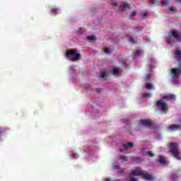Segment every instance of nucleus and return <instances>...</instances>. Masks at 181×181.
Instances as JSON below:
<instances>
[{
    "instance_id": "obj_1",
    "label": "nucleus",
    "mask_w": 181,
    "mask_h": 181,
    "mask_svg": "<svg viewBox=\"0 0 181 181\" xmlns=\"http://www.w3.org/2000/svg\"><path fill=\"white\" fill-rule=\"evenodd\" d=\"M168 148L172 156L177 159V160H181L180 148L179 145L177 143L171 142L168 144Z\"/></svg>"
},
{
    "instance_id": "obj_2",
    "label": "nucleus",
    "mask_w": 181,
    "mask_h": 181,
    "mask_svg": "<svg viewBox=\"0 0 181 181\" xmlns=\"http://www.w3.org/2000/svg\"><path fill=\"white\" fill-rule=\"evenodd\" d=\"M71 56L74 57L71 58V62H78L81 59V55L79 53H77V49H69L65 53V57L66 59H70Z\"/></svg>"
},
{
    "instance_id": "obj_3",
    "label": "nucleus",
    "mask_w": 181,
    "mask_h": 181,
    "mask_svg": "<svg viewBox=\"0 0 181 181\" xmlns=\"http://www.w3.org/2000/svg\"><path fill=\"white\" fill-rule=\"evenodd\" d=\"M168 36H169V38L168 40V43H170V45L176 44V40H173L172 38V36L173 37H175V39H177V40H179L180 42H181V33H179L176 30H173L170 31L168 33Z\"/></svg>"
},
{
    "instance_id": "obj_4",
    "label": "nucleus",
    "mask_w": 181,
    "mask_h": 181,
    "mask_svg": "<svg viewBox=\"0 0 181 181\" xmlns=\"http://www.w3.org/2000/svg\"><path fill=\"white\" fill-rule=\"evenodd\" d=\"M171 73L173 74V83L177 84L179 83V81H177L179 75L181 74L180 69L179 68H174L171 69Z\"/></svg>"
},
{
    "instance_id": "obj_5",
    "label": "nucleus",
    "mask_w": 181,
    "mask_h": 181,
    "mask_svg": "<svg viewBox=\"0 0 181 181\" xmlns=\"http://www.w3.org/2000/svg\"><path fill=\"white\" fill-rule=\"evenodd\" d=\"M156 106L158 107L160 111H165L169 108V105L166 103L163 100H157L156 102Z\"/></svg>"
},
{
    "instance_id": "obj_6",
    "label": "nucleus",
    "mask_w": 181,
    "mask_h": 181,
    "mask_svg": "<svg viewBox=\"0 0 181 181\" xmlns=\"http://www.w3.org/2000/svg\"><path fill=\"white\" fill-rule=\"evenodd\" d=\"M140 125H143V127H146V128H151L153 127V122L151 120L141 119L139 120Z\"/></svg>"
},
{
    "instance_id": "obj_7",
    "label": "nucleus",
    "mask_w": 181,
    "mask_h": 181,
    "mask_svg": "<svg viewBox=\"0 0 181 181\" xmlns=\"http://www.w3.org/2000/svg\"><path fill=\"white\" fill-rule=\"evenodd\" d=\"M180 128H181L180 124H170L168 127V129H170L171 132H175V131H177V129H180Z\"/></svg>"
},
{
    "instance_id": "obj_8",
    "label": "nucleus",
    "mask_w": 181,
    "mask_h": 181,
    "mask_svg": "<svg viewBox=\"0 0 181 181\" xmlns=\"http://www.w3.org/2000/svg\"><path fill=\"white\" fill-rule=\"evenodd\" d=\"M144 173V171L142 170H135L132 172L130 174V176H142V174Z\"/></svg>"
},
{
    "instance_id": "obj_9",
    "label": "nucleus",
    "mask_w": 181,
    "mask_h": 181,
    "mask_svg": "<svg viewBox=\"0 0 181 181\" xmlns=\"http://www.w3.org/2000/svg\"><path fill=\"white\" fill-rule=\"evenodd\" d=\"M164 100H167V101H170V100H176V95L173 94H167L163 96Z\"/></svg>"
},
{
    "instance_id": "obj_10",
    "label": "nucleus",
    "mask_w": 181,
    "mask_h": 181,
    "mask_svg": "<svg viewBox=\"0 0 181 181\" xmlns=\"http://www.w3.org/2000/svg\"><path fill=\"white\" fill-rule=\"evenodd\" d=\"M126 9H129V4L128 3L121 5L119 8V11H120V12H124Z\"/></svg>"
},
{
    "instance_id": "obj_11",
    "label": "nucleus",
    "mask_w": 181,
    "mask_h": 181,
    "mask_svg": "<svg viewBox=\"0 0 181 181\" xmlns=\"http://www.w3.org/2000/svg\"><path fill=\"white\" fill-rule=\"evenodd\" d=\"M122 73V70L119 69L118 68H113L112 69V74L113 76H119Z\"/></svg>"
},
{
    "instance_id": "obj_12",
    "label": "nucleus",
    "mask_w": 181,
    "mask_h": 181,
    "mask_svg": "<svg viewBox=\"0 0 181 181\" xmlns=\"http://www.w3.org/2000/svg\"><path fill=\"white\" fill-rule=\"evenodd\" d=\"M141 177H143V179H144V180H153V177H152L151 175L145 174L144 173L141 175Z\"/></svg>"
},
{
    "instance_id": "obj_13",
    "label": "nucleus",
    "mask_w": 181,
    "mask_h": 181,
    "mask_svg": "<svg viewBox=\"0 0 181 181\" xmlns=\"http://www.w3.org/2000/svg\"><path fill=\"white\" fill-rule=\"evenodd\" d=\"M156 160V162H158L161 165H165V163H166V160H165V158L160 156H159V158H157Z\"/></svg>"
},
{
    "instance_id": "obj_14",
    "label": "nucleus",
    "mask_w": 181,
    "mask_h": 181,
    "mask_svg": "<svg viewBox=\"0 0 181 181\" xmlns=\"http://www.w3.org/2000/svg\"><path fill=\"white\" fill-rule=\"evenodd\" d=\"M99 77L101 78V81H105V80H107V78H105V73L103 71L100 72Z\"/></svg>"
},
{
    "instance_id": "obj_15",
    "label": "nucleus",
    "mask_w": 181,
    "mask_h": 181,
    "mask_svg": "<svg viewBox=\"0 0 181 181\" xmlns=\"http://www.w3.org/2000/svg\"><path fill=\"white\" fill-rule=\"evenodd\" d=\"M132 146H134V144L132 143H127L123 144V147L124 148V149H128V148H132Z\"/></svg>"
},
{
    "instance_id": "obj_16",
    "label": "nucleus",
    "mask_w": 181,
    "mask_h": 181,
    "mask_svg": "<svg viewBox=\"0 0 181 181\" xmlns=\"http://www.w3.org/2000/svg\"><path fill=\"white\" fill-rule=\"evenodd\" d=\"M179 175L177 173L173 174L172 175L171 180L172 181H179Z\"/></svg>"
},
{
    "instance_id": "obj_17",
    "label": "nucleus",
    "mask_w": 181,
    "mask_h": 181,
    "mask_svg": "<svg viewBox=\"0 0 181 181\" xmlns=\"http://www.w3.org/2000/svg\"><path fill=\"white\" fill-rule=\"evenodd\" d=\"M86 39L88 40H92L93 42H95V40H97V38L95 37V35L87 36Z\"/></svg>"
},
{
    "instance_id": "obj_18",
    "label": "nucleus",
    "mask_w": 181,
    "mask_h": 181,
    "mask_svg": "<svg viewBox=\"0 0 181 181\" xmlns=\"http://www.w3.org/2000/svg\"><path fill=\"white\" fill-rule=\"evenodd\" d=\"M153 87H154V85L151 83H146V88L147 90H151V89L153 88Z\"/></svg>"
},
{
    "instance_id": "obj_19",
    "label": "nucleus",
    "mask_w": 181,
    "mask_h": 181,
    "mask_svg": "<svg viewBox=\"0 0 181 181\" xmlns=\"http://www.w3.org/2000/svg\"><path fill=\"white\" fill-rule=\"evenodd\" d=\"M170 4V3L168 0L161 1V4L163 5V6H169Z\"/></svg>"
},
{
    "instance_id": "obj_20",
    "label": "nucleus",
    "mask_w": 181,
    "mask_h": 181,
    "mask_svg": "<svg viewBox=\"0 0 181 181\" xmlns=\"http://www.w3.org/2000/svg\"><path fill=\"white\" fill-rule=\"evenodd\" d=\"M151 95H152V93H150L148 91H146L144 93H143V98H148V97H151Z\"/></svg>"
},
{
    "instance_id": "obj_21",
    "label": "nucleus",
    "mask_w": 181,
    "mask_h": 181,
    "mask_svg": "<svg viewBox=\"0 0 181 181\" xmlns=\"http://www.w3.org/2000/svg\"><path fill=\"white\" fill-rule=\"evenodd\" d=\"M57 11H59V8H57V7L52 8L51 10L52 15H57L56 12H57Z\"/></svg>"
},
{
    "instance_id": "obj_22",
    "label": "nucleus",
    "mask_w": 181,
    "mask_h": 181,
    "mask_svg": "<svg viewBox=\"0 0 181 181\" xmlns=\"http://www.w3.org/2000/svg\"><path fill=\"white\" fill-rule=\"evenodd\" d=\"M146 155H147V156H149V158H153V156H155V154L151 151H146Z\"/></svg>"
},
{
    "instance_id": "obj_23",
    "label": "nucleus",
    "mask_w": 181,
    "mask_h": 181,
    "mask_svg": "<svg viewBox=\"0 0 181 181\" xmlns=\"http://www.w3.org/2000/svg\"><path fill=\"white\" fill-rule=\"evenodd\" d=\"M119 159H120V160L122 162H127V160H128V158H127L125 156H120Z\"/></svg>"
},
{
    "instance_id": "obj_24",
    "label": "nucleus",
    "mask_w": 181,
    "mask_h": 181,
    "mask_svg": "<svg viewBox=\"0 0 181 181\" xmlns=\"http://www.w3.org/2000/svg\"><path fill=\"white\" fill-rule=\"evenodd\" d=\"M151 80V74H146L145 78V81H150Z\"/></svg>"
},
{
    "instance_id": "obj_25",
    "label": "nucleus",
    "mask_w": 181,
    "mask_h": 181,
    "mask_svg": "<svg viewBox=\"0 0 181 181\" xmlns=\"http://www.w3.org/2000/svg\"><path fill=\"white\" fill-rule=\"evenodd\" d=\"M105 53H106V54H111V50H110V48L105 49Z\"/></svg>"
},
{
    "instance_id": "obj_26",
    "label": "nucleus",
    "mask_w": 181,
    "mask_h": 181,
    "mask_svg": "<svg viewBox=\"0 0 181 181\" xmlns=\"http://www.w3.org/2000/svg\"><path fill=\"white\" fill-rule=\"evenodd\" d=\"M170 11L171 12H176V11H177V8L176 7H175V6H173V7H171V8H170Z\"/></svg>"
},
{
    "instance_id": "obj_27",
    "label": "nucleus",
    "mask_w": 181,
    "mask_h": 181,
    "mask_svg": "<svg viewBox=\"0 0 181 181\" xmlns=\"http://www.w3.org/2000/svg\"><path fill=\"white\" fill-rule=\"evenodd\" d=\"M129 42L130 43H134V44L136 43V41H135V40L132 37H129Z\"/></svg>"
},
{
    "instance_id": "obj_28",
    "label": "nucleus",
    "mask_w": 181,
    "mask_h": 181,
    "mask_svg": "<svg viewBox=\"0 0 181 181\" xmlns=\"http://www.w3.org/2000/svg\"><path fill=\"white\" fill-rule=\"evenodd\" d=\"M139 54H141V50L137 49L135 52L134 57H138Z\"/></svg>"
},
{
    "instance_id": "obj_29",
    "label": "nucleus",
    "mask_w": 181,
    "mask_h": 181,
    "mask_svg": "<svg viewBox=\"0 0 181 181\" xmlns=\"http://www.w3.org/2000/svg\"><path fill=\"white\" fill-rule=\"evenodd\" d=\"M179 56H181V51L180 50H178V51H176V59H177L179 57Z\"/></svg>"
},
{
    "instance_id": "obj_30",
    "label": "nucleus",
    "mask_w": 181,
    "mask_h": 181,
    "mask_svg": "<svg viewBox=\"0 0 181 181\" xmlns=\"http://www.w3.org/2000/svg\"><path fill=\"white\" fill-rule=\"evenodd\" d=\"M135 15H136V12L132 11V13L130 14V18H134V16H135Z\"/></svg>"
},
{
    "instance_id": "obj_31",
    "label": "nucleus",
    "mask_w": 181,
    "mask_h": 181,
    "mask_svg": "<svg viewBox=\"0 0 181 181\" xmlns=\"http://www.w3.org/2000/svg\"><path fill=\"white\" fill-rule=\"evenodd\" d=\"M157 0H149L150 4H156Z\"/></svg>"
},
{
    "instance_id": "obj_32",
    "label": "nucleus",
    "mask_w": 181,
    "mask_h": 181,
    "mask_svg": "<svg viewBox=\"0 0 181 181\" xmlns=\"http://www.w3.org/2000/svg\"><path fill=\"white\" fill-rule=\"evenodd\" d=\"M112 4L113 5H115V6H118V1H112Z\"/></svg>"
},
{
    "instance_id": "obj_33",
    "label": "nucleus",
    "mask_w": 181,
    "mask_h": 181,
    "mask_svg": "<svg viewBox=\"0 0 181 181\" xmlns=\"http://www.w3.org/2000/svg\"><path fill=\"white\" fill-rule=\"evenodd\" d=\"M146 16H148V13H144L142 15V18H146Z\"/></svg>"
},
{
    "instance_id": "obj_34",
    "label": "nucleus",
    "mask_w": 181,
    "mask_h": 181,
    "mask_svg": "<svg viewBox=\"0 0 181 181\" xmlns=\"http://www.w3.org/2000/svg\"><path fill=\"white\" fill-rule=\"evenodd\" d=\"M78 155L77 154H72L71 158H77Z\"/></svg>"
},
{
    "instance_id": "obj_35",
    "label": "nucleus",
    "mask_w": 181,
    "mask_h": 181,
    "mask_svg": "<svg viewBox=\"0 0 181 181\" xmlns=\"http://www.w3.org/2000/svg\"><path fill=\"white\" fill-rule=\"evenodd\" d=\"M122 122H128V119H122Z\"/></svg>"
},
{
    "instance_id": "obj_36",
    "label": "nucleus",
    "mask_w": 181,
    "mask_h": 181,
    "mask_svg": "<svg viewBox=\"0 0 181 181\" xmlns=\"http://www.w3.org/2000/svg\"><path fill=\"white\" fill-rule=\"evenodd\" d=\"M106 181H112L110 177H107Z\"/></svg>"
},
{
    "instance_id": "obj_37",
    "label": "nucleus",
    "mask_w": 181,
    "mask_h": 181,
    "mask_svg": "<svg viewBox=\"0 0 181 181\" xmlns=\"http://www.w3.org/2000/svg\"><path fill=\"white\" fill-rule=\"evenodd\" d=\"M136 160H138L139 162H141V158H137L136 159Z\"/></svg>"
},
{
    "instance_id": "obj_38",
    "label": "nucleus",
    "mask_w": 181,
    "mask_h": 181,
    "mask_svg": "<svg viewBox=\"0 0 181 181\" xmlns=\"http://www.w3.org/2000/svg\"><path fill=\"white\" fill-rule=\"evenodd\" d=\"M179 67H180V71H181V62L180 63V64H179Z\"/></svg>"
},
{
    "instance_id": "obj_39",
    "label": "nucleus",
    "mask_w": 181,
    "mask_h": 181,
    "mask_svg": "<svg viewBox=\"0 0 181 181\" xmlns=\"http://www.w3.org/2000/svg\"><path fill=\"white\" fill-rule=\"evenodd\" d=\"M98 91H99V92L103 91V88H99Z\"/></svg>"
},
{
    "instance_id": "obj_40",
    "label": "nucleus",
    "mask_w": 181,
    "mask_h": 181,
    "mask_svg": "<svg viewBox=\"0 0 181 181\" xmlns=\"http://www.w3.org/2000/svg\"><path fill=\"white\" fill-rule=\"evenodd\" d=\"M0 135H2V129L0 128Z\"/></svg>"
},
{
    "instance_id": "obj_41",
    "label": "nucleus",
    "mask_w": 181,
    "mask_h": 181,
    "mask_svg": "<svg viewBox=\"0 0 181 181\" xmlns=\"http://www.w3.org/2000/svg\"><path fill=\"white\" fill-rule=\"evenodd\" d=\"M144 30V28L141 27L140 30Z\"/></svg>"
},
{
    "instance_id": "obj_42",
    "label": "nucleus",
    "mask_w": 181,
    "mask_h": 181,
    "mask_svg": "<svg viewBox=\"0 0 181 181\" xmlns=\"http://www.w3.org/2000/svg\"><path fill=\"white\" fill-rule=\"evenodd\" d=\"M123 151H124V150H122V149H120V151H121V152H122Z\"/></svg>"
},
{
    "instance_id": "obj_43",
    "label": "nucleus",
    "mask_w": 181,
    "mask_h": 181,
    "mask_svg": "<svg viewBox=\"0 0 181 181\" xmlns=\"http://www.w3.org/2000/svg\"><path fill=\"white\" fill-rule=\"evenodd\" d=\"M152 71V69H150L149 71Z\"/></svg>"
},
{
    "instance_id": "obj_44",
    "label": "nucleus",
    "mask_w": 181,
    "mask_h": 181,
    "mask_svg": "<svg viewBox=\"0 0 181 181\" xmlns=\"http://www.w3.org/2000/svg\"><path fill=\"white\" fill-rule=\"evenodd\" d=\"M122 173H124V170H122Z\"/></svg>"
},
{
    "instance_id": "obj_45",
    "label": "nucleus",
    "mask_w": 181,
    "mask_h": 181,
    "mask_svg": "<svg viewBox=\"0 0 181 181\" xmlns=\"http://www.w3.org/2000/svg\"><path fill=\"white\" fill-rule=\"evenodd\" d=\"M79 30H81V28H79Z\"/></svg>"
}]
</instances>
